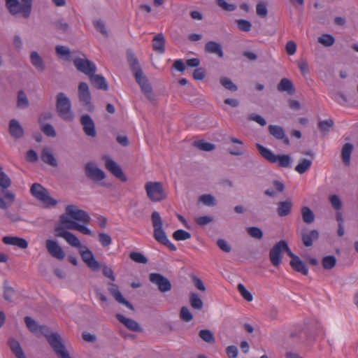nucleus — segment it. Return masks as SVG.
<instances>
[{
    "label": "nucleus",
    "mask_w": 358,
    "mask_h": 358,
    "mask_svg": "<svg viewBox=\"0 0 358 358\" xmlns=\"http://www.w3.org/2000/svg\"><path fill=\"white\" fill-rule=\"evenodd\" d=\"M91 217L85 210L79 209L74 205L66 208V213L59 216L60 222L68 229L78 231L85 235H92V231L87 227Z\"/></svg>",
    "instance_id": "1"
},
{
    "label": "nucleus",
    "mask_w": 358,
    "mask_h": 358,
    "mask_svg": "<svg viewBox=\"0 0 358 358\" xmlns=\"http://www.w3.org/2000/svg\"><path fill=\"white\" fill-rule=\"evenodd\" d=\"M24 322L27 328L32 333L44 335L56 355L59 358H71L65 346L62 343L61 336L57 333L49 334L48 328L45 326H38L37 322L30 317H25Z\"/></svg>",
    "instance_id": "2"
},
{
    "label": "nucleus",
    "mask_w": 358,
    "mask_h": 358,
    "mask_svg": "<svg viewBox=\"0 0 358 358\" xmlns=\"http://www.w3.org/2000/svg\"><path fill=\"white\" fill-rule=\"evenodd\" d=\"M127 59L136 81L140 85L142 92L150 101L153 100L152 87L148 79L143 76L138 61L131 52H127Z\"/></svg>",
    "instance_id": "3"
},
{
    "label": "nucleus",
    "mask_w": 358,
    "mask_h": 358,
    "mask_svg": "<svg viewBox=\"0 0 358 358\" xmlns=\"http://www.w3.org/2000/svg\"><path fill=\"white\" fill-rule=\"evenodd\" d=\"M257 148L261 155L270 163H278L282 168L290 166L291 157L288 155H276L271 150L257 143Z\"/></svg>",
    "instance_id": "4"
},
{
    "label": "nucleus",
    "mask_w": 358,
    "mask_h": 358,
    "mask_svg": "<svg viewBox=\"0 0 358 358\" xmlns=\"http://www.w3.org/2000/svg\"><path fill=\"white\" fill-rule=\"evenodd\" d=\"M30 192L45 208L53 207L57 203V201L52 198L48 191L39 183H34L31 187Z\"/></svg>",
    "instance_id": "5"
},
{
    "label": "nucleus",
    "mask_w": 358,
    "mask_h": 358,
    "mask_svg": "<svg viewBox=\"0 0 358 358\" xmlns=\"http://www.w3.org/2000/svg\"><path fill=\"white\" fill-rule=\"evenodd\" d=\"M57 111L59 115L66 121L73 120V115L71 110V102L69 99L62 92L57 96Z\"/></svg>",
    "instance_id": "6"
},
{
    "label": "nucleus",
    "mask_w": 358,
    "mask_h": 358,
    "mask_svg": "<svg viewBox=\"0 0 358 358\" xmlns=\"http://www.w3.org/2000/svg\"><path fill=\"white\" fill-rule=\"evenodd\" d=\"M148 197L153 202H158L166 197L162 185L159 182H148L145 185Z\"/></svg>",
    "instance_id": "7"
},
{
    "label": "nucleus",
    "mask_w": 358,
    "mask_h": 358,
    "mask_svg": "<svg viewBox=\"0 0 358 358\" xmlns=\"http://www.w3.org/2000/svg\"><path fill=\"white\" fill-rule=\"evenodd\" d=\"M79 246H73L78 249L83 261L92 271H97L99 268V263L96 260L92 252L86 246L83 245L79 241Z\"/></svg>",
    "instance_id": "8"
},
{
    "label": "nucleus",
    "mask_w": 358,
    "mask_h": 358,
    "mask_svg": "<svg viewBox=\"0 0 358 358\" xmlns=\"http://www.w3.org/2000/svg\"><path fill=\"white\" fill-rule=\"evenodd\" d=\"M152 222L154 228V237L157 241L163 243L167 242L168 237L162 229L163 222L159 213L154 211L151 215Z\"/></svg>",
    "instance_id": "9"
},
{
    "label": "nucleus",
    "mask_w": 358,
    "mask_h": 358,
    "mask_svg": "<svg viewBox=\"0 0 358 358\" xmlns=\"http://www.w3.org/2000/svg\"><path fill=\"white\" fill-rule=\"evenodd\" d=\"M68 230L65 225L60 222V224L55 229V235L57 237L64 238L71 246H79L78 238Z\"/></svg>",
    "instance_id": "10"
},
{
    "label": "nucleus",
    "mask_w": 358,
    "mask_h": 358,
    "mask_svg": "<svg viewBox=\"0 0 358 358\" xmlns=\"http://www.w3.org/2000/svg\"><path fill=\"white\" fill-rule=\"evenodd\" d=\"M73 63L78 71L88 76L95 73L96 72V65L94 63L87 59L85 56L82 58H76L73 60Z\"/></svg>",
    "instance_id": "11"
},
{
    "label": "nucleus",
    "mask_w": 358,
    "mask_h": 358,
    "mask_svg": "<svg viewBox=\"0 0 358 358\" xmlns=\"http://www.w3.org/2000/svg\"><path fill=\"white\" fill-rule=\"evenodd\" d=\"M45 245L51 257L59 260L64 259L65 252L56 240L48 238L45 241Z\"/></svg>",
    "instance_id": "12"
},
{
    "label": "nucleus",
    "mask_w": 358,
    "mask_h": 358,
    "mask_svg": "<svg viewBox=\"0 0 358 358\" xmlns=\"http://www.w3.org/2000/svg\"><path fill=\"white\" fill-rule=\"evenodd\" d=\"M150 280L153 284H155L162 292H168L171 289L170 281L159 273H150Z\"/></svg>",
    "instance_id": "13"
},
{
    "label": "nucleus",
    "mask_w": 358,
    "mask_h": 358,
    "mask_svg": "<svg viewBox=\"0 0 358 358\" xmlns=\"http://www.w3.org/2000/svg\"><path fill=\"white\" fill-rule=\"evenodd\" d=\"M78 97L79 101L83 103V105L87 106L88 110L92 109L91 94L87 83H80L78 86Z\"/></svg>",
    "instance_id": "14"
},
{
    "label": "nucleus",
    "mask_w": 358,
    "mask_h": 358,
    "mask_svg": "<svg viewBox=\"0 0 358 358\" xmlns=\"http://www.w3.org/2000/svg\"><path fill=\"white\" fill-rule=\"evenodd\" d=\"M85 173L87 176L94 181H100L105 178L104 172L94 163L90 162L86 164Z\"/></svg>",
    "instance_id": "15"
},
{
    "label": "nucleus",
    "mask_w": 358,
    "mask_h": 358,
    "mask_svg": "<svg viewBox=\"0 0 358 358\" xmlns=\"http://www.w3.org/2000/svg\"><path fill=\"white\" fill-rule=\"evenodd\" d=\"M282 245H284V241L278 242L270 250V261L274 266H278L282 261L281 252Z\"/></svg>",
    "instance_id": "16"
},
{
    "label": "nucleus",
    "mask_w": 358,
    "mask_h": 358,
    "mask_svg": "<svg viewBox=\"0 0 358 358\" xmlns=\"http://www.w3.org/2000/svg\"><path fill=\"white\" fill-rule=\"evenodd\" d=\"M103 159L105 160V165L107 170L111 172L117 178L124 180V176L121 168L115 161L107 156L103 157Z\"/></svg>",
    "instance_id": "17"
},
{
    "label": "nucleus",
    "mask_w": 358,
    "mask_h": 358,
    "mask_svg": "<svg viewBox=\"0 0 358 358\" xmlns=\"http://www.w3.org/2000/svg\"><path fill=\"white\" fill-rule=\"evenodd\" d=\"M2 241L6 245L17 246L20 249H26L28 247L27 241L17 236H6Z\"/></svg>",
    "instance_id": "18"
},
{
    "label": "nucleus",
    "mask_w": 358,
    "mask_h": 358,
    "mask_svg": "<svg viewBox=\"0 0 358 358\" xmlns=\"http://www.w3.org/2000/svg\"><path fill=\"white\" fill-rule=\"evenodd\" d=\"M80 122L86 135L92 137L96 136L94 123L89 115H83L81 117Z\"/></svg>",
    "instance_id": "19"
},
{
    "label": "nucleus",
    "mask_w": 358,
    "mask_h": 358,
    "mask_svg": "<svg viewBox=\"0 0 358 358\" xmlns=\"http://www.w3.org/2000/svg\"><path fill=\"white\" fill-rule=\"evenodd\" d=\"M108 289L110 293L113 295V296L117 302L123 305H125L127 308L131 310L134 309L133 306L123 297L121 292H120V290L118 289L117 287L115 285L111 284V287Z\"/></svg>",
    "instance_id": "20"
},
{
    "label": "nucleus",
    "mask_w": 358,
    "mask_h": 358,
    "mask_svg": "<svg viewBox=\"0 0 358 358\" xmlns=\"http://www.w3.org/2000/svg\"><path fill=\"white\" fill-rule=\"evenodd\" d=\"M9 132L15 138H20L24 134L23 128L19 122L15 119L11 120L9 122Z\"/></svg>",
    "instance_id": "21"
},
{
    "label": "nucleus",
    "mask_w": 358,
    "mask_h": 358,
    "mask_svg": "<svg viewBox=\"0 0 358 358\" xmlns=\"http://www.w3.org/2000/svg\"><path fill=\"white\" fill-rule=\"evenodd\" d=\"M270 134L275 138L279 140H283L284 143L287 145L289 143V141L287 137L285 136L283 129L278 125H270L268 127Z\"/></svg>",
    "instance_id": "22"
},
{
    "label": "nucleus",
    "mask_w": 358,
    "mask_h": 358,
    "mask_svg": "<svg viewBox=\"0 0 358 358\" xmlns=\"http://www.w3.org/2000/svg\"><path fill=\"white\" fill-rule=\"evenodd\" d=\"M117 320L122 323L126 327L133 331H141V327L137 322L135 320L125 317L124 316L117 314Z\"/></svg>",
    "instance_id": "23"
},
{
    "label": "nucleus",
    "mask_w": 358,
    "mask_h": 358,
    "mask_svg": "<svg viewBox=\"0 0 358 358\" xmlns=\"http://www.w3.org/2000/svg\"><path fill=\"white\" fill-rule=\"evenodd\" d=\"M153 49L159 52L164 53L165 51V39L162 34H157L152 40Z\"/></svg>",
    "instance_id": "24"
},
{
    "label": "nucleus",
    "mask_w": 358,
    "mask_h": 358,
    "mask_svg": "<svg viewBox=\"0 0 358 358\" xmlns=\"http://www.w3.org/2000/svg\"><path fill=\"white\" fill-rule=\"evenodd\" d=\"M92 84L96 88L106 90H108V84L106 79L99 75L92 74L90 76Z\"/></svg>",
    "instance_id": "25"
},
{
    "label": "nucleus",
    "mask_w": 358,
    "mask_h": 358,
    "mask_svg": "<svg viewBox=\"0 0 358 358\" xmlns=\"http://www.w3.org/2000/svg\"><path fill=\"white\" fill-rule=\"evenodd\" d=\"M353 150V146L350 143H346L342 148L341 150V158L345 166L350 164V157Z\"/></svg>",
    "instance_id": "26"
},
{
    "label": "nucleus",
    "mask_w": 358,
    "mask_h": 358,
    "mask_svg": "<svg viewBox=\"0 0 358 358\" xmlns=\"http://www.w3.org/2000/svg\"><path fill=\"white\" fill-rule=\"evenodd\" d=\"M278 90L279 92H286L289 94L294 93V88L292 83L287 78H282L278 85Z\"/></svg>",
    "instance_id": "27"
},
{
    "label": "nucleus",
    "mask_w": 358,
    "mask_h": 358,
    "mask_svg": "<svg viewBox=\"0 0 358 358\" xmlns=\"http://www.w3.org/2000/svg\"><path fill=\"white\" fill-rule=\"evenodd\" d=\"M290 266L294 271L301 273L303 275H307L308 273V268L299 257L296 258L294 260H291Z\"/></svg>",
    "instance_id": "28"
},
{
    "label": "nucleus",
    "mask_w": 358,
    "mask_h": 358,
    "mask_svg": "<svg viewBox=\"0 0 358 358\" xmlns=\"http://www.w3.org/2000/svg\"><path fill=\"white\" fill-rule=\"evenodd\" d=\"M205 50L207 52L214 53L220 57H223V52L221 45L215 41H209L205 45Z\"/></svg>",
    "instance_id": "29"
},
{
    "label": "nucleus",
    "mask_w": 358,
    "mask_h": 358,
    "mask_svg": "<svg viewBox=\"0 0 358 358\" xmlns=\"http://www.w3.org/2000/svg\"><path fill=\"white\" fill-rule=\"evenodd\" d=\"M319 237V233L317 230H312L309 233H305L302 235V240L304 245L306 247L311 246L314 241Z\"/></svg>",
    "instance_id": "30"
},
{
    "label": "nucleus",
    "mask_w": 358,
    "mask_h": 358,
    "mask_svg": "<svg viewBox=\"0 0 358 358\" xmlns=\"http://www.w3.org/2000/svg\"><path fill=\"white\" fill-rule=\"evenodd\" d=\"M30 58L31 64L38 71H42L45 69L43 61L37 52L33 51Z\"/></svg>",
    "instance_id": "31"
},
{
    "label": "nucleus",
    "mask_w": 358,
    "mask_h": 358,
    "mask_svg": "<svg viewBox=\"0 0 358 358\" xmlns=\"http://www.w3.org/2000/svg\"><path fill=\"white\" fill-rule=\"evenodd\" d=\"M292 203L291 201L286 200L280 202L278 208V214L280 217H285L289 214L292 209Z\"/></svg>",
    "instance_id": "32"
},
{
    "label": "nucleus",
    "mask_w": 358,
    "mask_h": 358,
    "mask_svg": "<svg viewBox=\"0 0 358 358\" xmlns=\"http://www.w3.org/2000/svg\"><path fill=\"white\" fill-rule=\"evenodd\" d=\"M9 346L17 358H26L24 352L17 341L10 339L9 341Z\"/></svg>",
    "instance_id": "33"
},
{
    "label": "nucleus",
    "mask_w": 358,
    "mask_h": 358,
    "mask_svg": "<svg viewBox=\"0 0 358 358\" xmlns=\"http://www.w3.org/2000/svg\"><path fill=\"white\" fill-rule=\"evenodd\" d=\"M6 6L10 13L15 15L22 13V4H20L18 0H6Z\"/></svg>",
    "instance_id": "34"
},
{
    "label": "nucleus",
    "mask_w": 358,
    "mask_h": 358,
    "mask_svg": "<svg viewBox=\"0 0 358 358\" xmlns=\"http://www.w3.org/2000/svg\"><path fill=\"white\" fill-rule=\"evenodd\" d=\"M312 165V160L308 159H302L295 167V171L300 174L306 172Z\"/></svg>",
    "instance_id": "35"
},
{
    "label": "nucleus",
    "mask_w": 358,
    "mask_h": 358,
    "mask_svg": "<svg viewBox=\"0 0 358 358\" xmlns=\"http://www.w3.org/2000/svg\"><path fill=\"white\" fill-rule=\"evenodd\" d=\"M41 159L45 163H47L53 166H57V161L54 155L48 148H45L43 150L41 154Z\"/></svg>",
    "instance_id": "36"
},
{
    "label": "nucleus",
    "mask_w": 358,
    "mask_h": 358,
    "mask_svg": "<svg viewBox=\"0 0 358 358\" xmlns=\"http://www.w3.org/2000/svg\"><path fill=\"white\" fill-rule=\"evenodd\" d=\"M56 52L57 55L66 61L71 60V51L70 49L67 46L64 45H57L55 48Z\"/></svg>",
    "instance_id": "37"
},
{
    "label": "nucleus",
    "mask_w": 358,
    "mask_h": 358,
    "mask_svg": "<svg viewBox=\"0 0 358 358\" xmlns=\"http://www.w3.org/2000/svg\"><path fill=\"white\" fill-rule=\"evenodd\" d=\"M229 140L234 143L238 144L239 146L235 147L232 149H229V152L231 155H241L243 154V142L240 139H238L235 137H229Z\"/></svg>",
    "instance_id": "38"
},
{
    "label": "nucleus",
    "mask_w": 358,
    "mask_h": 358,
    "mask_svg": "<svg viewBox=\"0 0 358 358\" xmlns=\"http://www.w3.org/2000/svg\"><path fill=\"white\" fill-rule=\"evenodd\" d=\"M301 215L304 222L311 224L315 220V215L310 208L304 206L301 208Z\"/></svg>",
    "instance_id": "39"
},
{
    "label": "nucleus",
    "mask_w": 358,
    "mask_h": 358,
    "mask_svg": "<svg viewBox=\"0 0 358 358\" xmlns=\"http://www.w3.org/2000/svg\"><path fill=\"white\" fill-rule=\"evenodd\" d=\"M194 145L198 149L203 151L210 152L215 149L214 144L206 142L203 140L196 141H194Z\"/></svg>",
    "instance_id": "40"
},
{
    "label": "nucleus",
    "mask_w": 358,
    "mask_h": 358,
    "mask_svg": "<svg viewBox=\"0 0 358 358\" xmlns=\"http://www.w3.org/2000/svg\"><path fill=\"white\" fill-rule=\"evenodd\" d=\"M189 303L196 310H201L203 307V301L196 293H192L189 296Z\"/></svg>",
    "instance_id": "41"
},
{
    "label": "nucleus",
    "mask_w": 358,
    "mask_h": 358,
    "mask_svg": "<svg viewBox=\"0 0 358 358\" xmlns=\"http://www.w3.org/2000/svg\"><path fill=\"white\" fill-rule=\"evenodd\" d=\"M173 237L178 241H185L191 238V234L183 229H178L173 234Z\"/></svg>",
    "instance_id": "42"
},
{
    "label": "nucleus",
    "mask_w": 358,
    "mask_h": 358,
    "mask_svg": "<svg viewBox=\"0 0 358 358\" xmlns=\"http://www.w3.org/2000/svg\"><path fill=\"white\" fill-rule=\"evenodd\" d=\"M238 291L239 292L241 296L248 302L253 300L252 294L245 288V287L240 283L237 286Z\"/></svg>",
    "instance_id": "43"
},
{
    "label": "nucleus",
    "mask_w": 358,
    "mask_h": 358,
    "mask_svg": "<svg viewBox=\"0 0 358 358\" xmlns=\"http://www.w3.org/2000/svg\"><path fill=\"white\" fill-rule=\"evenodd\" d=\"M336 259L334 256H326L322 259V266L325 269H331L335 266Z\"/></svg>",
    "instance_id": "44"
},
{
    "label": "nucleus",
    "mask_w": 358,
    "mask_h": 358,
    "mask_svg": "<svg viewBox=\"0 0 358 358\" xmlns=\"http://www.w3.org/2000/svg\"><path fill=\"white\" fill-rule=\"evenodd\" d=\"M16 292L12 287L7 285L4 286L3 296L6 301L10 302L13 301L16 297Z\"/></svg>",
    "instance_id": "45"
},
{
    "label": "nucleus",
    "mask_w": 358,
    "mask_h": 358,
    "mask_svg": "<svg viewBox=\"0 0 358 358\" xmlns=\"http://www.w3.org/2000/svg\"><path fill=\"white\" fill-rule=\"evenodd\" d=\"M236 22L239 30L246 32L250 31L252 24L250 21L243 19H238L236 20Z\"/></svg>",
    "instance_id": "46"
},
{
    "label": "nucleus",
    "mask_w": 358,
    "mask_h": 358,
    "mask_svg": "<svg viewBox=\"0 0 358 358\" xmlns=\"http://www.w3.org/2000/svg\"><path fill=\"white\" fill-rule=\"evenodd\" d=\"M318 41L323 45L329 47L334 43L335 40L334 38L330 34H323L318 38Z\"/></svg>",
    "instance_id": "47"
},
{
    "label": "nucleus",
    "mask_w": 358,
    "mask_h": 358,
    "mask_svg": "<svg viewBox=\"0 0 358 358\" xmlns=\"http://www.w3.org/2000/svg\"><path fill=\"white\" fill-rule=\"evenodd\" d=\"M199 336L203 341L208 343H213L215 341L213 334L208 329L201 330Z\"/></svg>",
    "instance_id": "48"
},
{
    "label": "nucleus",
    "mask_w": 358,
    "mask_h": 358,
    "mask_svg": "<svg viewBox=\"0 0 358 358\" xmlns=\"http://www.w3.org/2000/svg\"><path fill=\"white\" fill-rule=\"evenodd\" d=\"M199 201L206 206H213L215 204V197L208 194L201 195Z\"/></svg>",
    "instance_id": "49"
},
{
    "label": "nucleus",
    "mask_w": 358,
    "mask_h": 358,
    "mask_svg": "<svg viewBox=\"0 0 358 358\" xmlns=\"http://www.w3.org/2000/svg\"><path fill=\"white\" fill-rule=\"evenodd\" d=\"M334 122L332 120L329 119L323 121H320L318 124V127L321 132L327 133L330 129L333 127Z\"/></svg>",
    "instance_id": "50"
},
{
    "label": "nucleus",
    "mask_w": 358,
    "mask_h": 358,
    "mask_svg": "<svg viewBox=\"0 0 358 358\" xmlns=\"http://www.w3.org/2000/svg\"><path fill=\"white\" fill-rule=\"evenodd\" d=\"M129 257L135 262L140 264H146L148 259L141 252H131L129 255Z\"/></svg>",
    "instance_id": "51"
},
{
    "label": "nucleus",
    "mask_w": 358,
    "mask_h": 358,
    "mask_svg": "<svg viewBox=\"0 0 358 358\" xmlns=\"http://www.w3.org/2000/svg\"><path fill=\"white\" fill-rule=\"evenodd\" d=\"M93 24L95 29L99 31L105 37L108 36L107 29L104 23L101 20H95L93 21Z\"/></svg>",
    "instance_id": "52"
},
{
    "label": "nucleus",
    "mask_w": 358,
    "mask_h": 358,
    "mask_svg": "<svg viewBox=\"0 0 358 358\" xmlns=\"http://www.w3.org/2000/svg\"><path fill=\"white\" fill-rule=\"evenodd\" d=\"M247 232L250 236L255 238L261 239L263 236L262 231L258 227H248L247 229Z\"/></svg>",
    "instance_id": "53"
},
{
    "label": "nucleus",
    "mask_w": 358,
    "mask_h": 358,
    "mask_svg": "<svg viewBox=\"0 0 358 358\" xmlns=\"http://www.w3.org/2000/svg\"><path fill=\"white\" fill-rule=\"evenodd\" d=\"M22 1L23 3L22 13L24 17H27L31 13L32 0H22Z\"/></svg>",
    "instance_id": "54"
},
{
    "label": "nucleus",
    "mask_w": 358,
    "mask_h": 358,
    "mask_svg": "<svg viewBox=\"0 0 358 358\" xmlns=\"http://www.w3.org/2000/svg\"><path fill=\"white\" fill-rule=\"evenodd\" d=\"M99 240L102 246L103 247H107L110 245L112 243V239L110 236L106 233H99Z\"/></svg>",
    "instance_id": "55"
},
{
    "label": "nucleus",
    "mask_w": 358,
    "mask_h": 358,
    "mask_svg": "<svg viewBox=\"0 0 358 358\" xmlns=\"http://www.w3.org/2000/svg\"><path fill=\"white\" fill-rule=\"evenodd\" d=\"M41 130L48 136L55 137L56 136V132L54 127L50 124H45L41 125Z\"/></svg>",
    "instance_id": "56"
},
{
    "label": "nucleus",
    "mask_w": 358,
    "mask_h": 358,
    "mask_svg": "<svg viewBox=\"0 0 358 358\" xmlns=\"http://www.w3.org/2000/svg\"><path fill=\"white\" fill-rule=\"evenodd\" d=\"M28 106V100L26 94L20 91L17 96V106L19 108H26Z\"/></svg>",
    "instance_id": "57"
},
{
    "label": "nucleus",
    "mask_w": 358,
    "mask_h": 358,
    "mask_svg": "<svg viewBox=\"0 0 358 358\" xmlns=\"http://www.w3.org/2000/svg\"><path fill=\"white\" fill-rule=\"evenodd\" d=\"M256 13L257 15L264 17L267 15L268 10L264 3L260 2L256 6Z\"/></svg>",
    "instance_id": "58"
},
{
    "label": "nucleus",
    "mask_w": 358,
    "mask_h": 358,
    "mask_svg": "<svg viewBox=\"0 0 358 358\" xmlns=\"http://www.w3.org/2000/svg\"><path fill=\"white\" fill-rule=\"evenodd\" d=\"M220 83L223 87H224L226 89L230 90V91H236L237 90V87L233 83V82L227 78H222L220 80Z\"/></svg>",
    "instance_id": "59"
},
{
    "label": "nucleus",
    "mask_w": 358,
    "mask_h": 358,
    "mask_svg": "<svg viewBox=\"0 0 358 358\" xmlns=\"http://www.w3.org/2000/svg\"><path fill=\"white\" fill-rule=\"evenodd\" d=\"M10 185V180L2 171H0V187L6 189Z\"/></svg>",
    "instance_id": "60"
},
{
    "label": "nucleus",
    "mask_w": 358,
    "mask_h": 358,
    "mask_svg": "<svg viewBox=\"0 0 358 358\" xmlns=\"http://www.w3.org/2000/svg\"><path fill=\"white\" fill-rule=\"evenodd\" d=\"M220 7L227 11H233L236 8V6L233 3H229L224 0H217Z\"/></svg>",
    "instance_id": "61"
},
{
    "label": "nucleus",
    "mask_w": 358,
    "mask_h": 358,
    "mask_svg": "<svg viewBox=\"0 0 358 358\" xmlns=\"http://www.w3.org/2000/svg\"><path fill=\"white\" fill-rule=\"evenodd\" d=\"M180 318L185 322H190L192 320V315L189 310L184 306L180 310Z\"/></svg>",
    "instance_id": "62"
},
{
    "label": "nucleus",
    "mask_w": 358,
    "mask_h": 358,
    "mask_svg": "<svg viewBox=\"0 0 358 358\" xmlns=\"http://www.w3.org/2000/svg\"><path fill=\"white\" fill-rule=\"evenodd\" d=\"M332 206L336 210H340L342 208V203L337 195H332L329 198Z\"/></svg>",
    "instance_id": "63"
},
{
    "label": "nucleus",
    "mask_w": 358,
    "mask_h": 358,
    "mask_svg": "<svg viewBox=\"0 0 358 358\" xmlns=\"http://www.w3.org/2000/svg\"><path fill=\"white\" fill-rule=\"evenodd\" d=\"M285 50L289 55H293L296 51V44L294 41H289L285 45Z\"/></svg>",
    "instance_id": "64"
}]
</instances>
